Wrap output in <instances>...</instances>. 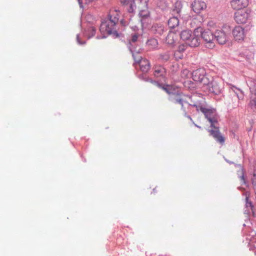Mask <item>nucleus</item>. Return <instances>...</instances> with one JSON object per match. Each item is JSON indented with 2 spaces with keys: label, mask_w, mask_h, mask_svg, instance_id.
Returning <instances> with one entry per match:
<instances>
[{
  "label": "nucleus",
  "mask_w": 256,
  "mask_h": 256,
  "mask_svg": "<svg viewBox=\"0 0 256 256\" xmlns=\"http://www.w3.org/2000/svg\"><path fill=\"white\" fill-rule=\"evenodd\" d=\"M108 19L102 22L100 30L104 34H112L116 38L119 36V34L116 30V25L119 20V14L117 10L110 12Z\"/></svg>",
  "instance_id": "obj_1"
},
{
  "label": "nucleus",
  "mask_w": 256,
  "mask_h": 256,
  "mask_svg": "<svg viewBox=\"0 0 256 256\" xmlns=\"http://www.w3.org/2000/svg\"><path fill=\"white\" fill-rule=\"evenodd\" d=\"M150 82L153 84L162 88L168 94H172V96L170 97V100L173 104H179L181 106L182 108H183L184 104L188 103V100L190 99V98L188 96L184 94L182 92L176 94L174 93L173 86L167 85L166 86H162L156 81L150 80Z\"/></svg>",
  "instance_id": "obj_2"
},
{
  "label": "nucleus",
  "mask_w": 256,
  "mask_h": 256,
  "mask_svg": "<svg viewBox=\"0 0 256 256\" xmlns=\"http://www.w3.org/2000/svg\"><path fill=\"white\" fill-rule=\"evenodd\" d=\"M194 34L200 38L201 36L206 46L208 48H212L215 46L214 35L208 29L204 30V28L199 26L195 28Z\"/></svg>",
  "instance_id": "obj_3"
},
{
  "label": "nucleus",
  "mask_w": 256,
  "mask_h": 256,
  "mask_svg": "<svg viewBox=\"0 0 256 256\" xmlns=\"http://www.w3.org/2000/svg\"><path fill=\"white\" fill-rule=\"evenodd\" d=\"M180 38L186 42V44L191 47L198 46L200 43V39L194 34L192 36V32L190 30H186L182 31L180 34Z\"/></svg>",
  "instance_id": "obj_4"
},
{
  "label": "nucleus",
  "mask_w": 256,
  "mask_h": 256,
  "mask_svg": "<svg viewBox=\"0 0 256 256\" xmlns=\"http://www.w3.org/2000/svg\"><path fill=\"white\" fill-rule=\"evenodd\" d=\"M200 110L204 114L206 118L210 123V126H214V125H218V116L214 109H208L201 106Z\"/></svg>",
  "instance_id": "obj_5"
},
{
  "label": "nucleus",
  "mask_w": 256,
  "mask_h": 256,
  "mask_svg": "<svg viewBox=\"0 0 256 256\" xmlns=\"http://www.w3.org/2000/svg\"><path fill=\"white\" fill-rule=\"evenodd\" d=\"M148 0H136V8L139 10V16L141 20H144L150 17V12L148 10Z\"/></svg>",
  "instance_id": "obj_6"
},
{
  "label": "nucleus",
  "mask_w": 256,
  "mask_h": 256,
  "mask_svg": "<svg viewBox=\"0 0 256 256\" xmlns=\"http://www.w3.org/2000/svg\"><path fill=\"white\" fill-rule=\"evenodd\" d=\"M194 80L204 85H206L209 84V80L206 77V72L203 68H198L194 71L192 74Z\"/></svg>",
  "instance_id": "obj_7"
},
{
  "label": "nucleus",
  "mask_w": 256,
  "mask_h": 256,
  "mask_svg": "<svg viewBox=\"0 0 256 256\" xmlns=\"http://www.w3.org/2000/svg\"><path fill=\"white\" fill-rule=\"evenodd\" d=\"M250 18V12L248 10H238L234 14V19L238 24L246 23Z\"/></svg>",
  "instance_id": "obj_8"
},
{
  "label": "nucleus",
  "mask_w": 256,
  "mask_h": 256,
  "mask_svg": "<svg viewBox=\"0 0 256 256\" xmlns=\"http://www.w3.org/2000/svg\"><path fill=\"white\" fill-rule=\"evenodd\" d=\"M211 129L208 130L210 134L212 136L214 139L221 145H223L225 142L224 137L221 134L220 132L218 125L211 126Z\"/></svg>",
  "instance_id": "obj_9"
},
{
  "label": "nucleus",
  "mask_w": 256,
  "mask_h": 256,
  "mask_svg": "<svg viewBox=\"0 0 256 256\" xmlns=\"http://www.w3.org/2000/svg\"><path fill=\"white\" fill-rule=\"evenodd\" d=\"M250 101L249 106L252 108L256 109V80H252L250 82Z\"/></svg>",
  "instance_id": "obj_10"
},
{
  "label": "nucleus",
  "mask_w": 256,
  "mask_h": 256,
  "mask_svg": "<svg viewBox=\"0 0 256 256\" xmlns=\"http://www.w3.org/2000/svg\"><path fill=\"white\" fill-rule=\"evenodd\" d=\"M232 33L234 39L238 42L243 41L246 36L244 28L240 26H236L232 30Z\"/></svg>",
  "instance_id": "obj_11"
},
{
  "label": "nucleus",
  "mask_w": 256,
  "mask_h": 256,
  "mask_svg": "<svg viewBox=\"0 0 256 256\" xmlns=\"http://www.w3.org/2000/svg\"><path fill=\"white\" fill-rule=\"evenodd\" d=\"M193 11L200 14L206 8V4L202 0H194L191 4Z\"/></svg>",
  "instance_id": "obj_12"
},
{
  "label": "nucleus",
  "mask_w": 256,
  "mask_h": 256,
  "mask_svg": "<svg viewBox=\"0 0 256 256\" xmlns=\"http://www.w3.org/2000/svg\"><path fill=\"white\" fill-rule=\"evenodd\" d=\"M248 0H232L230 4L234 9L240 10L248 5Z\"/></svg>",
  "instance_id": "obj_13"
},
{
  "label": "nucleus",
  "mask_w": 256,
  "mask_h": 256,
  "mask_svg": "<svg viewBox=\"0 0 256 256\" xmlns=\"http://www.w3.org/2000/svg\"><path fill=\"white\" fill-rule=\"evenodd\" d=\"M214 38L220 44H224L227 42L228 36L223 30H218L215 32Z\"/></svg>",
  "instance_id": "obj_14"
},
{
  "label": "nucleus",
  "mask_w": 256,
  "mask_h": 256,
  "mask_svg": "<svg viewBox=\"0 0 256 256\" xmlns=\"http://www.w3.org/2000/svg\"><path fill=\"white\" fill-rule=\"evenodd\" d=\"M209 91L215 94H218L220 93L222 88L220 84L216 82L212 81L210 84L208 85Z\"/></svg>",
  "instance_id": "obj_15"
},
{
  "label": "nucleus",
  "mask_w": 256,
  "mask_h": 256,
  "mask_svg": "<svg viewBox=\"0 0 256 256\" xmlns=\"http://www.w3.org/2000/svg\"><path fill=\"white\" fill-rule=\"evenodd\" d=\"M120 2L124 5L128 6V10L129 12H132L136 8V0H120Z\"/></svg>",
  "instance_id": "obj_16"
},
{
  "label": "nucleus",
  "mask_w": 256,
  "mask_h": 256,
  "mask_svg": "<svg viewBox=\"0 0 256 256\" xmlns=\"http://www.w3.org/2000/svg\"><path fill=\"white\" fill-rule=\"evenodd\" d=\"M154 74L155 77L160 78L162 77L164 78L166 74V71L165 68L160 66H156L154 68Z\"/></svg>",
  "instance_id": "obj_17"
},
{
  "label": "nucleus",
  "mask_w": 256,
  "mask_h": 256,
  "mask_svg": "<svg viewBox=\"0 0 256 256\" xmlns=\"http://www.w3.org/2000/svg\"><path fill=\"white\" fill-rule=\"evenodd\" d=\"M152 31L155 34L161 35L164 32V26L160 24H155L152 27Z\"/></svg>",
  "instance_id": "obj_18"
},
{
  "label": "nucleus",
  "mask_w": 256,
  "mask_h": 256,
  "mask_svg": "<svg viewBox=\"0 0 256 256\" xmlns=\"http://www.w3.org/2000/svg\"><path fill=\"white\" fill-rule=\"evenodd\" d=\"M138 64L142 72H147L150 70V64L148 60L143 59Z\"/></svg>",
  "instance_id": "obj_19"
},
{
  "label": "nucleus",
  "mask_w": 256,
  "mask_h": 256,
  "mask_svg": "<svg viewBox=\"0 0 256 256\" xmlns=\"http://www.w3.org/2000/svg\"><path fill=\"white\" fill-rule=\"evenodd\" d=\"M179 20L177 17L173 16L170 18L168 21V25L170 28H174L178 26Z\"/></svg>",
  "instance_id": "obj_20"
},
{
  "label": "nucleus",
  "mask_w": 256,
  "mask_h": 256,
  "mask_svg": "<svg viewBox=\"0 0 256 256\" xmlns=\"http://www.w3.org/2000/svg\"><path fill=\"white\" fill-rule=\"evenodd\" d=\"M146 45L150 49H154L158 46V42L156 39L151 38L148 40Z\"/></svg>",
  "instance_id": "obj_21"
},
{
  "label": "nucleus",
  "mask_w": 256,
  "mask_h": 256,
  "mask_svg": "<svg viewBox=\"0 0 256 256\" xmlns=\"http://www.w3.org/2000/svg\"><path fill=\"white\" fill-rule=\"evenodd\" d=\"M175 36L176 34L172 32H170L166 38V42L169 44H174L175 41Z\"/></svg>",
  "instance_id": "obj_22"
},
{
  "label": "nucleus",
  "mask_w": 256,
  "mask_h": 256,
  "mask_svg": "<svg viewBox=\"0 0 256 256\" xmlns=\"http://www.w3.org/2000/svg\"><path fill=\"white\" fill-rule=\"evenodd\" d=\"M96 28L93 26H90L88 28V36L90 38L94 36L96 34Z\"/></svg>",
  "instance_id": "obj_23"
},
{
  "label": "nucleus",
  "mask_w": 256,
  "mask_h": 256,
  "mask_svg": "<svg viewBox=\"0 0 256 256\" xmlns=\"http://www.w3.org/2000/svg\"><path fill=\"white\" fill-rule=\"evenodd\" d=\"M191 74L190 72L187 69H184L181 72V76L183 78H188Z\"/></svg>",
  "instance_id": "obj_24"
},
{
  "label": "nucleus",
  "mask_w": 256,
  "mask_h": 256,
  "mask_svg": "<svg viewBox=\"0 0 256 256\" xmlns=\"http://www.w3.org/2000/svg\"><path fill=\"white\" fill-rule=\"evenodd\" d=\"M132 56L136 62L139 63L142 59V56L138 53L132 54Z\"/></svg>",
  "instance_id": "obj_25"
},
{
  "label": "nucleus",
  "mask_w": 256,
  "mask_h": 256,
  "mask_svg": "<svg viewBox=\"0 0 256 256\" xmlns=\"http://www.w3.org/2000/svg\"><path fill=\"white\" fill-rule=\"evenodd\" d=\"M235 88L234 86H232L231 87L230 89H231V90H232V91H233V92H234L236 94L237 97H238V98L239 100L242 99V98H244V96H243L242 92L241 90H240V89H238V90H239V91H240V92L242 93V96H239V95H238V94L236 92V91H235V90H234V88Z\"/></svg>",
  "instance_id": "obj_26"
},
{
  "label": "nucleus",
  "mask_w": 256,
  "mask_h": 256,
  "mask_svg": "<svg viewBox=\"0 0 256 256\" xmlns=\"http://www.w3.org/2000/svg\"><path fill=\"white\" fill-rule=\"evenodd\" d=\"M140 36V34H134V35L132 36V39H131V41L133 42H136L137 41L138 37Z\"/></svg>",
  "instance_id": "obj_27"
},
{
  "label": "nucleus",
  "mask_w": 256,
  "mask_h": 256,
  "mask_svg": "<svg viewBox=\"0 0 256 256\" xmlns=\"http://www.w3.org/2000/svg\"><path fill=\"white\" fill-rule=\"evenodd\" d=\"M174 56L176 58V59H182L183 57V54L180 53V52H174Z\"/></svg>",
  "instance_id": "obj_28"
},
{
  "label": "nucleus",
  "mask_w": 256,
  "mask_h": 256,
  "mask_svg": "<svg viewBox=\"0 0 256 256\" xmlns=\"http://www.w3.org/2000/svg\"><path fill=\"white\" fill-rule=\"evenodd\" d=\"M186 50L185 46L184 45H180L178 48V50H176V52H180L182 54V52H184Z\"/></svg>",
  "instance_id": "obj_29"
},
{
  "label": "nucleus",
  "mask_w": 256,
  "mask_h": 256,
  "mask_svg": "<svg viewBox=\"0 0 256 256\" xmlns=\"http://www.w3.org/2000/svg\"><path fill=\"white\" fill-rule=\"evenodd\" d=\"M169 58H170L169 56L166 54V55L164 56L163 58L165 60H167L169 59Z\"/></svg>",
  "instance_id": "obj_30"
},
{
  "label": "nucleus",
  "mask_w": 256,
  "mask_h": 256,
  "mask_svg": "<svg viewBox=\"0 0 256 256\" xmlns=\"http://www.w3.org/2000/svg\"><path fill=\"white\" fill-rule=\"evenodd\" d=\"M246 204H247V206H248V205L250 207L252 206V203L250 202H247Z\"/></svg>",
  "instance_id": "obj_31"
},
{
  "label": "nucleus",
  "mask_w": 256,
  "mask_h": 256,
  "mask_svg": "<svg viewBox=\"0 0 256 256\" xmlns=\"http://www.w3.org/2000/svg\"><path fill=\"white\" fill-rule=\"evenodd\" d=\"M78 3H79L80 7H82L81 4H82V0H78Z\"/></svg>",
  "instance_id": "obj_32"
},
{
  "label": "nucleus",
  "mask_w": 256,
  "mask_h": 256,
  "mask_svg": "<svg viewBox=\"0 0 256 256\" xmlns=\"http://www.w3.org/2000/svg\"><path fill=\"white\" fill-rule=\"evenodd\" d=\"M176 10V12L178 14L180 13V9H179V8L178 10Z\"/></svg>",
  "instance_id": "obj_33"
},
{
  "label": "nucleus",
  "mask_w": 256,
  "mask_h": 256,
  "mask_svg": "<svg viewBox=\"0 0 256 256\" xmlns=\"http://www.w3.org/2000/svg\"><path fill=\"white\" fill-rule=\"evenodd\" d=\"M194 126L198 128H200V126H198V125H196V124H194Z\"/></svg>",
  "instance_id": "obj_34"
},
{
  "label": "nucleus",
  "mask_w": 256,
  "mask_h": 256,
  "mask_svg": "<svg viewBox=\"0 0 256 256\" xmlns=\"http://www.w3.org/2000/svg\"><path fill=\"white\" fill-rule=\"evenodd\" d=\"M246 200H247V202H248V198H246Z\"/></svg>",
  "instance_id": "obj_35"
},
{
  "label": "nucleus",
  "mask_w": 256,
  "mask_h": 256,
  "mask_svg": "<svg viewBox=\"0 0 256 256\" xmlns=\"http://www.w3.org/2000/svg\"><path fill=\"white\" fill-rule=\"evenodd\" d=\"M242 179H244V176H242Z\"/></svg>",
  "instance_id": "obj_36"
}]
</instances>
